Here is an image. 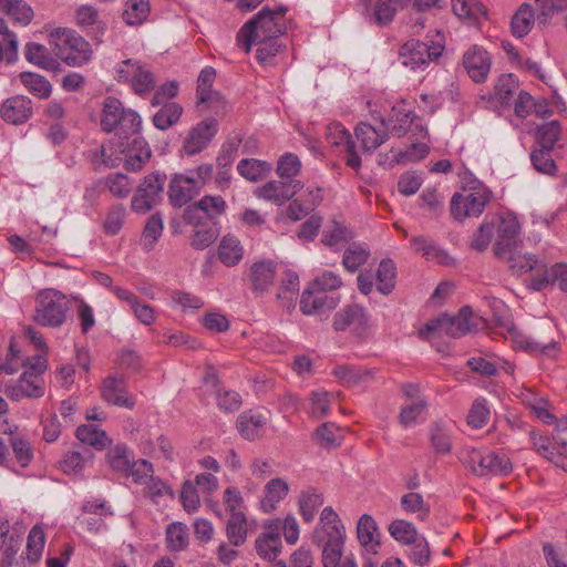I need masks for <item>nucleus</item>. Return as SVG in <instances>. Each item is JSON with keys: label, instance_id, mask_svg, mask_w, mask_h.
<instances>
[{"label": "nucleus", "instance_id": "13", "mask_svg": "<svg viewBox=\"0 0 567 567\" xmlns=\"http://www.w3.org/2000/svg\"><path fill=\"white\" fill-rule=\"evenodd\" d=\"M491 198L492 193L485 187L475 188L465 194L456 193L451 200V214L457 220L477 217L484 212Z\"/></svg>", "mask_w": 567, "mask_h": 567}, {"label": "nucleus", "instance_id": "23", "mask_svg": "<svg viewBox=\"0 0 567 567\" xmlns=\"http://www.w3.org/2000/svg\"><path fill=\"white\" fill-rule=\"evenodd\" d=\"M1 117L11 124H22L32 115L31 100L23 95L7 99L0 109Z\"/></svg>", "mask_w": 567, "mask_h": 567}, {"label": "nucleus", "instance_id": "37", "mask_svg": "<svg viewBox=\"0 0 567 567\" xmlns=\"http://www.w3.org/2000/svg\"><path fill=\"white\" fill-rule=\"evenodd\" d=\"M535 22L534 10L530 4L523 3L512 18V32L517 38L527 35Z\"/></svg>", "mask_w": 567, "mask_h": 567}, {"label": "nucleus", "instance_id": "54", "mask_svg": "<svg viewBox=\"0 0 567 567\" xmlns=\"http://www.w3.org/2000/svg\"><path fill=\"white\" fill-rule=\"evenodd\" d=\"M390 535L398 542L409 545L420 537L415 526L404 519H395L389 525Z\"/></svg>", "mask_w": 567, "mask_h": 567}, {"label": "nucleus", "instance_id": "38", "mask_svg": "<svg viewBox=\"0 0 567 567\" xmlns=\"http://www.w3.org/2000/svg\"><path fill=\"white\" fill-rule=\"evenodd\" d=\"M75 434L80 442L99 451L105 449L111 443L107 434L92 424L79 426Z\"/></svg>", "mask_w": 567, "mask_h": 567}, {"label": "nucleus", "instance_id": "12", "mask_svg": "<svg viewBox=\"0 0 567 567\" xmlns=\"http://www.w3.org/2000/svg\"><path fill=\"white\" fill-rule=\"evenodd\" d=\"M47 369L44 362L38 361L29 371H24L19 380L6 386L8 398L19 401L23 398L39 399L44 395L42 373Z\"/></svg>", "mask_w": 567, "mask_h": 567}, {"label": "nucleus", "instance_id": "44", "mask_svg": "<svg viewBox=\"0 0 567 567\" xmlns=\"http://www.w3.org/2000/svg\"><path fill=\"white\" fill-rule=\"evenodd\" d=\"M183 113V107L175 103H164L161 110H158L153 116L154 125L164 131L173 126L178 122L181 115Z\"/></svg>", "mask_w": 567, "mask_h": 567}, {"label": "nucleus", "instance_id": "32", "mask_svg": "<svg viewBox=\"0 0 567 567\" xmlns=\"http://www.w3.org/2000/svg\"><path fill=\"white\" fill-rule=\"evenodd\" d=\"M236 157V148L233 145L223 146L217 158V173L215 176V183L221 190L226 189L231 179L230 167Z\"/></svg>", "mask_w": 567, "mask_h": 567}, {"label": "nucleus", "instance_id": "20", "mask_svg": "<svg viewBox=\"0 0 567 567\" xmlns=\"http://www.w3.org/2000/svg\"><path fill=\"white\" fill-rule=\"evenodd\" d=\"M101 393L102 398L113 405L127 409H133L135 405V398L127 394L126 383L122 377L110 375L105 378Z\"/></svg>", "mask_w": 567, "mask_h": 567}, {"label": "nucleus", "instance_id": "2", "mask_svg": "<svg viewBox=\"0 0 567 567\" xmlns=\"http://www.w3.org/2000/svg\"><path fill=\"white\" fill-rule=\"evenodd\" d=\"M508 336L516 349L532 355H540L548 359H556L560 353V332L553 322H543L535 327L529 333L511 327Z\"/></svg>", "mask_w": 567, "mask_h": 567}, {"label": "nucleus", "instance_id": "53", "mask_svg": "<svg viewBox=\"0 0 567 567\" xmlns=\"http://www.w3.org/2000/svg\"><path fill=\"white\" fill-rule=\"evenodd\" d=\"M150 13L148 0H128L123 11V20L128 25L141 24Z\"/></svg>", "mask_w": 567, "mask_h": 567}, {"label": "nucleus", "instance_id": "1", "mask_svg": "<svg viewBox=\"0 0 567 567\" xmlns=\"http://www.w3.org/2000/svg\"><path fill=\"white\" fill-rule=\"evenodd\" d=\"M282 34L284 7L274 10L265 7L239 29L236 42L246 53L250 52L254 43L259 44L257 59L265 63L279 52Z\"/></svg>", "mask_w": 567, "mask_h": 567}, {"label": "nucleus", "instance_id": "33", "mask_svg": "<svg viewBox=\"0 0 567 567\" xmlns=\"http://www.w3.org/2000/svg\"><path fill=\"white\" fill-rule=\"evenodd\" d=\"M266 417L260 413L244 412L237 419V429L240 435L246 440L259 437L264 431Z\"/></svg>", "mask_w": 567, "mask_h": 567}, {"label": "nucleus", "instance_id": "27", "mask_svg": "<svg viewBox=\"0 0 567 567\" xmlns=\"http://www.w3.org/2000/svg\"><path fill=\"white\" fill-rule=\"evenodd\" d=\"M152 156L151 148L144 138L135 136L124 157V167L128 172L141 171Z\"/></svg>", "mask_w": 567, "mask_h": 567}, {"label": "nucleus", "instance_id": "64", "mask_svg": "<svg viewBox=\"0 0 567 567\" xmlns=\"http://www.w3.org/2000/svg\"><path fill=\"white\" fill-rule=\"evenodd\" d=\"M409 559L417 566H424L430 561L431 551L426 539L422 536L409 544L406 550Z\"/></svg>", "mask_w": 567, "mask_h": 567}, {"label": "nucleus", "instance_id": "36", "mask_svg": "<svg viewBox=\"0 0 567 567\" xmlns=\"http://www.w3.org/2000/svg\"><path fill=\"white\" fill-rule=\"evenodd\" d=\"M0 12L23 25H27L33 17L31 7L23 0H0Z\"/></svg>", "mask_w": 567, "mask_h": 567}, {"label": "nucleus", "instance_id": "35", "mask_svg": "<svg viewBox=\"0 0 567 567\" xmlns=\"http://www.w3.org/2000/svg\"><path fill=\"white\" fill-rule=\"evenodd\" d=\"M125 112L126 109L123 107L121 101L111 96L106 97L101 115V126L103 131L109 133L114 132Z\"/></svg>", "mask_w": 567, "mask_h": 567}, {"label": "nucleus", "instance_id": "7", "mask_svg": "<svg viewBox=\"0 0 567 567\" xmlns=\"http://www.w3.org/2000/svg\"><path fill=\"white\" fill-rule=\"evenodd\" d=\"M463 464L475 475H506L512 471V463L505 454L492 451L466 449L461 454Z\"/></svg>", "mask_w": 567, "mask_h": 567}, {"label": "nucleus", "instance_id": "28", "mask_svg": "<svg viewBox=\"0 0 567 567\" xmlns=\"http://www.w3.org/2000/svg\"><path fill=\"white\" fill-rule=\"evenodd\" d=\"M357 536L365 551L377 554L380 540L378 526L372 516L364 514L360 517L357 525Z\"/></svg>", "mask_w": 567, "mask_h": 567}, {"label": "nucleus", "instance_id": "29", "mask_svg": "<svg viewBox=\"0 0 567 567\" xmlns=\"http://www.w3.org/2000/svg\"><path fill=\"white\" fill-rule=\"evenodd\" d=\"M216 72L213 68L207 66L202 70L197 79V101L198 104H207L213 107L215 104L223 103V97L219 93L212 91V85L215 81Z\"/></svg>", "mask_w": 567, "mask_h": 567}, {"label": "nucleus", "instance_id": "59", "mask_svg": "<svg viewBox=\"0 0 567 567\" xmlns=\"http://www.w3.org/2000/svg\"><path fill=\"white\" fill-rule=\"evenodd\" d=\"M489 409L485 399H476L467 415V424L473 429H482L489 419Z\"/></svg>", "mask_w": 567, "mask_h": 567}, {"label": "nucleus", "instance_id": "48", "mask_svg": "<svg viewBox=\"0 0 567 567\" xmlns=\"http://www.w3.org/2000/svg\"><path fill=\"white\" fill-rule=\"evenodd\" d=\"M430 441L436 453L447 454L451 452V436L445 423L436 421L431 424Z\"/></svg>", "mask_w": 567, "mask_h": 567}, {"label": "nucleus", "instance_id": "50", "mask_svg": "<svg viewBox=\"0 0 567 567\" xmlns=\"http://www.w3.org/2000/svg\"><path fill=\"white\" fill-rule=\"evenodd\" d=\"M163 228V219L158 214H154L148 218L140 240L144 250L150 251L153 249L154 244L162 236Z\"/></svg>", "mask_w": 567, "mask_h": 567}, {"label": "nucleus", "instance_id": "57", "mask_svg": "<svg viewBox=\"0 0 567 567\" xmlns=\"http://www.w3.org/2000/svg\"><path fill=\"white\" fill-rule=\"evenodd\" d=\"M104 186L113 196L125 198L132 192L133 182L122 173H113L105 177Z\"/></svg>", "mask_w": 567, "mask_h": 567}, {"label": "nucleus", "instance_id": "49", "mask_svg": "<svg viewBox=\"0 0 567 567\" xmlns=\"http://www.w3.org/2000/svg\"><path fill=\"white\" fill-rule=\"evenodd\" d=\"M237 171L244 178L257 182L270 172V165L258 159L245 158L238 163Z\"/></svg>", "mask_w": 567, "mask_h": 567}, {"label": "nucleus", "instance_id": "51", "mask_svg": "<svg viewBox=\"0 0 567 567\" xmlns=\"http://www.w3.org/2000/svg\"><path fill=\"white\" fill-rule=\"evenodd\" d=\"M82 509L87 516L83 517L81 523H85L91 532H99L104 526L101 515L111 514L104 503L87 502Z\"/></svg>", "mask_w": 567, "mask_h": 567}, {"label": "nucleus", "instance_id": "24", "mask_svg": "<svg viewBox=\"0 0 567 567\" xmlns=\"http://www.w3.org/2000/svg\"><path fill=\"white\" fill-rule=\"evenodd\" d=\"M199 192L190 176L175 174L169 183L168 198L173 206L182 207L190 202Z\"/></svg>", "mask_w": 567, "mask_h": 567}, {"label": "nucleus", "instance_id": "31", "mask_svg": "<svg viewBox=\"0 0 567 567\" xmlns=\"http://www.w3.org/2000/svg\"><path fill=\"white\" fill-rule=\"evenodd\" d=\"M244 257V247L240 240L231 234L224 236L218 245V259L227 267H234Z\"/></svg>", "mask_w": 567, "mask_h": 567}, {"label": "nucleus", "instance_id": "46", "mask_svg": "<svg viewBox=\"0 0 567 567\" xmlns=\"http://www.w3.org/2000/svg\"><path fill=\"white\" fill-rule=\"evenodd\" d=\"M226 535L229 543L237 547L243 545L247 538V524L243 513H234L226 525Z\"/></svg>", "mask_w": 567, "mask_h": 567}, {"label": "nucleus", "instance_id": "58", "mask_svg": "<svg viewBox=\"0 0 567 567\" xmlns=\"http://www.w3.org/2000/svg\"><path fill=\"white\" fill-rule=\"evenodd\" d=\"M523 403L530 409L532 413L540 421H543L546 424H554L556 423V417L551 413L549 409V403L544 398H529L526 396L523 399Z\"/></svg>", "mask_w": 567, "mask_h": 567}, {"label": "nucleus", "instance_id": "39", "mask_svg": "<svg viewBox=\"0 0 567 567\" xmlns=\"http://www.w3.org/2000/svg\"><path fill=\"white\" fill-rule=\"evenodd\" d=\"M396 267L391 259H383L377 269V289L383 295H389L395 287Z\"/></svg>", "mask_w": 567, "mask_h": 567}, {"label": "nucleus", "instance_id": "22", "mask_svg": "<svg viewBox=\"0 0 567 567\" xmlns=\"http://www.w3.org/2000/svg\"><path fill=\"white\" fill-rule=\"evenodd\" d=\"M429 153V146L424 143H411L405 150L392 147L386 154H379V163L394 165L417 162Z\"/></svg>", "mask_w": 567, "mask_h": 567}, {"label": "nucleus", "instance_id": "45", "mask_svg": "<svg viewBox=\"0 0 567 567\" xmlns=\"http://www.w3.org/2000/svg\"><path fill=\"white\" fill-rule=\"evenodd\" d=\"M19 76L24 87L33 95L40 99L50 96L52 85L44 76L31 72H22Z\"/></svg>", "mask_w": 567, "mask_h": 567}, {"label": "nucleus", "instance_id": "41", "mask_svg": "<svg viewBox=\"0 0 567 567\" xmlns=\"http://www.w3.org/2000/svg\"><path fill=\"white\" fill-rule=\"evenodd\" d=\"M284 498V481L272 478L264 488V497L260 501V507L265 513H271L278 508Z\"/></svg>", "mask_w": 567, "mask_h": 567}, {"label": "nucleus", "instance_id": "4", "mask_svg": "<svg viewBox=\"0 0 567 567\" xmlns=\"http://www.w3.org/2000/svg\"><path fill=\"white\" fill-rule=\"evenodd\" d=\"M49 43L55 55L69 66L80 68L92 59L91 44L75 31L58 28L50 33Z\"/></svg>", "mask_w": 567, "mask_h": 567}, {"label": "nucleus", "instance_id": "34", "mask_svg": "<svg viewBox=\"0 0 567 567\" xmlns=\"http://www.w3.org/2000/svg\"><path fill=\"white\" fill-rule=\"evenodd\" d=\"M414 121L412 112L405 110L402 105L392 109V115L385 125L386 131L393 136H404L411 132Z\"/></svg>", "mask_w": 567, "mask_h": 567}, {"label": "nucleus", "instance_id": "60", "mask_svg": "<svg viewBox=\"0 0 567 567\" xmlns=\"http://www.w3.org/2000/svg\"><path fill=\"white\" fill-rule=\"evenodd\" d=\"M560 135V125L556 121L545 123L538 128L537 142L540 150L551 151Z\"/></svg>", "mask_w": 567, "mask_h": 567}, {"label": "nucleus", "instance_id": "42", "mask_svg": "<svg viewBox=\"0 0 567 567\" xmlns=\"http://www.w3.org/2000/svg\"><path fill=\"white\" fill-rule=\"evenodd\" d=\"M400 503L405 513L416 515L420 520H425L430 515V504L419 493L410 492L404 494Z\"/></svg>", "mask_w": 567, "mask_h": 567}, {"label": "nucleus", "instance_id": "21", "mask_svg": "<svg viewBox=\"0 0 567 567\" xmlns=\"http://www.w3.org/2000/svg\"><path fill=\"white\" fill-rule=\"evenodd\" d=\"M277 270L278 262L271 259H260L255 261L249 271L252 291L258 293L268 291L274 285Z\"/></svg>", "mask_w": 567, "mask_h": 567}, {"label": "nucleus", "instance_id": "3", "mask_svg": "<svg viewBox=\"0 0 567 567\" xmlns=\"http://www.w3.org/2000/svg\"><path fill=\"white\" fill-rule=\"evenodd\" d=\"M343 286L342 277L332 270H322L315 276L300 299V310L309 316L323 309H334L339 302L327 292L339 290Z\"/></svg>", "mask_w": 567, "mask_h": 567}, {"label": "nucleus", "instance_id": "40", "mask_svg": "<svg viewBox=\"0 0 567 567\" xmlns=\"http://www.w3.org/2000/svg\"><path fill=\"white\" fill-rule=\"evenodd\" d=\"M323 504V497L313 488H308L298 497L299 512L305 522L309 523L315 518L318 508Z\"/></svg>", "mask_w": 567, "mask_h": 567}, {"label": "nucleus", "instance_id": "52", "mask_svg": "<svg viewBox=\"0 0 567 567\" xmlns=\"http://www.w3.org/2000/svg\"><path fill=\"white\" fill-rule=\"evenodd\" d=\"M370 256V251L362 245L352 244L343 254L342 264L350 272L357 271L364 265Z\"/></svg>", "mask_w": 567, "mask_h": 567}, {"label": "nucleus", "instance_id": "6", "mask_svg": "<svg viewBox=\"0 0 567 567\" xmlns=\"http://www.w3.org/2000/svg\"><path fill=\"white\" fill-rule=\"evenodd\" d=\"M472 311L470 308H462L454 317L442 315L436 319L430 320L419 330L421 338L435 344L445 338H460L471 331L470 318Z\"/></svg>", "mask_w": 567, "mask_h": 567}, {"label": "nucleus", "instance_id": "26", "mask_svg": "<svg viewBox=\"0 0 567 567\" xmlns=\"http://www.w3.org/2000/svg\"><path fill=\"white\" fill-rule=\"evenodd\" d=\"M328 142L337 146H343L347 156L346 164L358 171L361 166V158L354 151V143L351 140V134L340 124H333L329 126V133L327 135Z\"/></svg>", "mask_w": 567, "mask_h": 567}, {"label": "nucleus", "instance_id": "56", "mask_svg": "<svg viewBox=\"0 0 567 567\" xmlns=\"http://www.w3.org/2000/svg\"><path fill=\"white\" fill-rule=\"evenodd\" d=\"M25 58L30 63H33L45 70H53L55 68V60L50 56L45 47L39 43H28L25 47Z\"/></svg>", "mask_w": 567, "mask_h": 567}, {"label": "nucleus", "instance_id": "14", "mask_svg": "<svg viewBox=\"0 0 567 567\" xmlns=\"http://www.w3.org/2000/svg\"><path fill=\"white\" fill-rule=\"evenodd\" d=\"M284 522L280 519L268 520L264 524L261 533L255 540L258 556L268 561H276L282 550Z\"/></svg>", "mask_w": 567, "mask_h": 567}, {"label": "nucleus", "instance_id": "10", "mask_svg": "<svg viewBox=\"0 0 567 567\" xmlns=\"http://www.w3.org/2000/svg\"><path fill=\"white\" fill-rule=\"evenodd\" d=\"M166 175L154 172L146 175L135 189L131 208L137 214H146L162 200Z\"/></svg>", "mask_w": 567, "mask_h": 567}, {"label": "nucleus", "instance_id": "19", "mask_svg": "<svg viewBox=\"0 0 567 567\" xmlns=\"http://www.w3.org/2000/svg\"><path fill=\"white\" fill-rule=\"evenodd\" d=\"M519 224L512 215L502 216L497 224V237L494 244V252L498 258L511 252L517 243Z\"/></svg>", "mask_w": 567, "mask_h": 567}, {"label": "nucleus", "instance_id": "62", "mask_svg": "<svg viewBox=\"0 0 567 567\" xmlns=\"http://www.w3.org/2000/svg\"><path fill=\"white\" fill-rule=\"evenodd\" d=\"M44 532L39 526H33L29 533L27 542V555L31 563H35L40 559L44 547Z\"/></svg>", "mask_w": 567, "mask_h": 567}, {"label": "nucleus", "instance_id": "16", "mask_svg": "<svg viewBox=\"0 0 567 567\" xmlns=\"http://www.w3.org/2000/svg\"><path fill=\"white\" fill-rule=\"evenodd\" d=\"M346 530L339 515L332 507H324L320 514L318 527L313 532V543L344 542Z\"/></svg>", "mask_w": 567, "mask_h": 567}, {"label": "nucleus", "instance_id": "61", "mask_svg": "<svg viewBox=\"0 0 567 567\" xmlns=\"http://www.w3.org/2000/svg\"><path fill=\"white\" fill-rule=\"evenodd\" d=\"M398 0H378L373 8V19L379 25L390 23L398 12Z\"/></svg>", "mask_w": 567, "mask_h": 567}, {"label": "nucleus", "instance_id": "47", "mask_svg": "<svg viewBox=\"0 0 567 567\" xmlns=\"http://www.w3.org/2000/svg\"><path fill=\"white\" fill-rule=\"evenodd\" d=\"M332 373L343 385L347 386H354L371 379V373L369 371L349 365H337Z\"/></svg>", "mask_w": 567, "mask_h": 567}, {"label": "nucleus", "instance_id": "55", "mask_svg": "<svg viewBox=\"0 0 567 567\" xmlns=\"http://www.w3.org/2000/svg\"><path fill=\"white\" fill-rule=\"evenodd\" d=\"M106 457L113 471L123 474L128 473L133 460L126 445L120 444L110 449Z\"/></svg>", "mask_w": 567, "mask_h": 567}, {"label": "nucleus", "instance_id": "17", "mask_svg": "<svg viewBox=\"0 0 567 567\" xmlns=\"http://www.w3.org/2000/svg\"><path fill=\"white\" fill-rule=\"evenodd\" d=\"M369 327V316L359 305H350L339 310L333 317L336 331L351 329L358 337H363Z\"/></svg>", "mask_w": 567, "mask_h": 567}, {"label": "nucleus", "instance_id": "30", "mask_svg": "<svg viewBox=\"0 0 567 567\" xmlns=\"http://www.w3.org/2000/svg\"><path fill=\"white\" fill-rule=\"evenodd\" d=\"M389 132L382 123L380 128L369 123H360L355 127V136L361 143V147L365 152L377 150L388 137Z\"/></svg>", "mask_w": 567, "mask_h": 567}, {"label": "nucleus", "instance_id": "9", "mask_svg": "<svg viewBox=\"0 0 567 567\" xmlns=\"http://www.w3.org/2000/svg\"><path fill=\"white\" fill-rule=\"evenodd\" d=\"M115 80L127 83L137 95H145L154 90L156 79L154 73L141 61L127 59L115 68Z\"/></svg>", "mask_w": 567, "mask_h": 567}, {"label": "nucleus", "instance_id": "63", "mask_svg": "<svg viewBox=\"0 0 567 567\" xmlns=\"http://www.w3.org/2000/svg\"><path fill=\"white\" fill-rule=\"evenodd\" d=\"M504 258H507L508 267L516 275H522L533 270L538 262L533 255H522L519 252H513V250L507 252Z\"/></svg>", "mask_w": 567, "mask_h": 567}, {"label": "nucleus", "instance_id": "5", "mask_svg": "<svg viewBox=\"0 0 567 567\" xmlns=\"http://www.w3.org/2000/svg\"><path fill=\"white\" fill-rule=\"evenodd\" d=\"M69 301L55 289H44L35 297L32 320L42 327L59 328L68 318Z\"/></svg>", "mask_w": 567, "mask_h": 567}, {"label": "nucleus", "instance_id": "18", "mask_svg": "<svg viewBox=\"0 0 567 567\" xmlns=\"http://www.w3.org/2000/svg\"><path fill=\"white\" fill-rule=\"evenodd\" d=\"M218 130V123L215 118H206L198 123L188 134L184 142V151L193 156L207 147Z\"/></svg>", "mask_w": 567, "mask_h": 567}, {"label": "nucleus", "instance_id": "43", "mask_svg": "<svg viewBox=\"0 0 567 567\" xmlns=\"http://www.w3.org/2000/svg\"><path fill=\"white\" fill-rule=\"evenodd\" d=\"M188 528L185 524L175 522L167 526L166 546L171 551H181L188 546Z\"/></svg>", "mask_w": 567, "mask_h": 567}, {"label": "nucleus", "instance_id": "25", "mask_svg": "<svg viewBox=\"0 0 567 567\" xmlns=\"http://www.w3.org/2000/svg\"><path fill=\"white\" fill-rule=\"evenodd\" d=\"M463 64L475 82H483L491 69L488 53L477 45L468 49L463 56Z\"/></svg>", "mask_w": 567, "mask_h": 567}, {"label": "nucleus", "instance_id": "11", "mask_svg": "<svg viewBox=\"0 0 567 567\" xmlns=\"http://www.w3.org/2000/svg\"><path fill=\"white\" fill-rule=\"evenodd\" d=\"M443 50L444 45L440 42H423L411 39L400 48L399 58L404 66L416 70L437 60Z\"/></svg>", "mask_w": 567, "mask_h": 567}, {"label": "nucleus", "instance_id": "8", "mask_svg": "<svg viewBox=\"0 0 567 567\" xmlns=\"http://www.w3.org/2000/svg\"><path fill=\"white\" fill-rule=\"evenodd\" d=\"M286 199H290L287 216L299 220L307 216L321 203V188L312 185L305 186L300 181L286 182Z\"/></svg>", "mask_w": 567, "mask_h": 567}, {"label": "nucleus", "instance_id": "15", "mask_svg": "<svg viewBox=\"0 0 567 567\" xmlns=\"http://www.w3.org/2000/svg\"><path fill=\"white\" fill-rule=\"evenodd\" d=\"M402 392L406 400L401 408L399 422L402 426L409 427L415 424L426 412L429 404L426 399L421 395L420 388L416 384H404L402 386Z\"/></svg>", "mask_w": 567, "mask_h": 567}]
</instances>
